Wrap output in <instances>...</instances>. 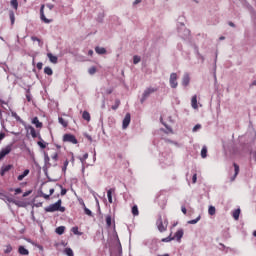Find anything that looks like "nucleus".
Returning a JSON list of instances; mask_svg holds the SVG:
<instances>
[{
	"mask_svg": "<svg viewBox=\"0 0 256 256\" xmlns=\"http://www.w3.org/2000/svg\"><path fill=\"white\" fill-rule=\"evenodd\" d=\"M61 199H59L56 203L49 205L45 208L46 213H55V211H60V213H65V207L61 206Z\"/></svg>",
	"mask_w": 256,
	"mask_h": 256,
	"instance_id": "obj_1",
	"label": "nucleus"
},
{
	"mask_svg": "<svg viewBox=\"0 0 256 256\" xmlns=\"http://www.w3.org/2000/svg\"><path fill=\"white\" fill-rule=\"evenodd\" d=\"M156 225L160 233H165V231H167V225H169V222L167 220L163 221V217L159 216L156 221Z\"/></svg>",
	"mask_w": 256,
	"mask_h": 256,
	"instance_id": "obj_2",
	"label": "nucleus"
},
{
	"mask_svg": "<svg viewBox=\"0 0 256 256\" xmlns=\"http://www.w3.org/2000/svg\"><path fill=\"white\" fill-rule=\"evenodd\" d=\"M13 151V144H8L6 147L2 148L0 151V161H2V159H5V157H7V155H9V153H11Z\"/></svg>",
	"mask_w": 256,
	"mask_h": 256,
	"instance_id": "obj_3",
	"label": "nucleus"
},
{
	"mask_svg": "<svg viewBox=\"0 0 256 256\" xmlns=\"http://www.w3.org/2000/svg\"><path fill=\"white\" fill-rule=\"evenodd\" d=\"M177 79H179V77L177 76V73L170 74L169 84L172 89H177L179 85V83L177 82Z\"/></svg>",
	"mask_w": 256,
	"mask_h": 256,
	"instance_id": "obj_4",
	"label": "nucleus"
},
{
	"mask_svg": "<svg viewBox=\"0 0 256 256\" xmlns=\"http://www.w3.org/2000/svg\"><path fill=\"white\" fill-rule=\"evenodd\" d=\"M63 141L64 143H72L73 145H77V143H79L73 134H64Z\"/></svg>",
	"mask_w": 256,
	"mask_h": 256,
	"instance_id": "obj_5",
	"label": "nucleus"
},
{
	"mask_svg": "<svg viewBox=\"0 0 256 256\" xmlns=\"http://www.w3.org/2000/svg\"><path fill=\"white\" fill-rule=\"evenodd\" d=\"M156 91H157V88H147L143 93L141 103H143L145 99H147V97L151 95V93H155Z\"/></svg>",
	"mask_w": 256,
	"mask_h": 256,
	"instance_id": "obj_6",
	"label": "nucleus"
},
{
	"mask_svg": "<svg viewBox=\"0 0 256 256\" xmlns=\"http://www.w3.org/2000/svg\"><path fill=\"white\" fill-rule=\"evenodd\" d=\"M131 123V114L127 113L122 122V129H127Z\"/></svg>",
	"mask_w": 256,
	"mask_h": 256,
	"instance_id": "obj_7",
	"label": "nucleus"
},
{
	"mask_svg": "<svg viewBox=\"0 0 256 256\" xmlns=\"http://www.w3.org/2000/svg\"><path fill=\"white\" fill-rule=\"evenodd\" d=\"M44 9H45V5H42V6H41V9H40V19H41V21H43L44 23H51L52 20H50V19H48L47 17H45Z\"/></svg>",
	"mask_w": 256,
	"mask_h": 256,
	"instance_id": "obj_8",
	"label": "nucleus"
},
{
	"mask_svg": "<svg viewBox=\"0 0 256 256\" xmlns=\"http://www.w3.org/2000/svg\"><path fill=\"white\" fill-rule=\"evenodd\" d=\"M26 131H30V135L33 139H37V130L31 125L25 126Z\"/></svg>",
	"mask_w": 256,
	"mask_h": 256,
	"instance_id": "obj_9",
	"label": "nucleus"
},
{
	"mask_svg": "<svg viewBox=\"0 0 256 256\" xmlns=\"http://www.w3.org/2000/svg\"><path fill=\"white\" fill-rule=\"evenodd\" d=\"M12 167H13V165H11V164L2 166V167H1V170H0V175H1V177H4L5 173H8V171H11V168H12Z\"/></svg>",
	"mask_w": 256,
	"mask_h": 256,
	"instance_id": "obj_10",
	"label": "nucleus"
},
{
	"mask_svg": "<svg viewBox=\"0 0 256 256\" xmlns=\"http://www.w3.org/2000/svg\"><path fill=\"white\" fill-rule=\"evenodd\" d=\"M32 125H35L36 129H43V122H40L38 117L32 119Z\"/></svg>",
	"mask_w": 256,
	"mask_h": 256,
	"instance_id": "obj_11",
	"label": "nucleus"
},
{
	"mask_svg": "<svg viewBox=\"0 0 256 256\" xmlns=\"http://www.w3.org/2000/svg\"><path fill=\"white\" fill-rule=\"evenodd\" d=\"M190 81H191V77H189V74H187V73L184 74V76L182 78V85L184 87H187L189 85Z\"/></svg>",
	"mask_w": 256,
	"mask_h": 256,
	"instance_id": "obj_12",
	"label": "nucleus"
},
{
	"mask_svg": "<svg viewBox=\"0 0 256 256\" xmlns=\"http://www.w3.org/2000/svg\"><path fill=\"white\" fill-rule=\"evenodd\" d=\"M183 235H184L183 229H179L177 230L173 238L176 239L177 241H181V239H183Z\"/></svg>",
	"mask_w": 256,
	"mask_h": 256,
	"instance_id": "obj_13",
	"label": "nucleus"
},
{
	"mask_svg": "<svg viewBox=\"0 0 256 256\" xmlns=\"http://www.w3.org/2000/svg\"><path fill=\"white\" fill-rule=\"evenodd\" d=\"M113 193H115V188H110L107 191V197H108L109 203H113Z\"/></svg>",
	"mask_w": 256,
	"mask_h": 256,
	"instance_id": "obj_14",
	"label": "nucleus"
},
{
	"mask_svg": "<svg viewBox=\"0 0 256 256\" xmlns=\"http://www.w3.org/2000/svg\"><path fill=\"white\" fill-rule=\"evenodd\" d=\"M95 52H96L98 55H105V53H107V49H105L104 47L96 46Z\"/></svg>",
	"mask_w": 256,
	"mask_h": 256,
	"instance_id": "obj_15",
	"label": "nucleus"
},
{
	"mask_svg": "<svg viewBox=\"0 0 256 256\" xmlns=\"http://www.w3.org/2000/svg\"><path fill=\"white\" fill-rule=\"evenodd\" d=\"M18 253L20 255H29V250H27L24 246H19Z\"/></svg>",
	"mask_w": 256,
	"mask_h": 256,
	"instance_id": "obj_16",
	"label": "nucleus"
},
{
	"mask_svg": "<svg viewBox=\"0 0 256 256\" xmlns=\"http://www.w3.org/2000/svg\"><path fill=\"white\" fill-rule=\"evenodd\" d=\"M191 105L193 109H199V105H197V95H194L191 99Z\"/></svg>",
	"mask_w": 256,
	"mask_h": 256,
	"instance_id": "obj_17",
	"label": "nucleus"
},
{
	"mask_svg": "<svg viewBox=\"0 0 256 256\" xmlns=\"http://www.w3.org/2000/svg\"><path fill=\"white\" fill-rule=\"evenodd\" d=\"M30 171L29 169L24 170V172L17 177L19 181H23L27 175H29Z\"/></svg>",
	"mask_w": 256,
	"mask_h": 256,
	"instance_id": "obj_18",
	"label": "nucleus"
},
{
	"mask_svg": "<svg viewBox=\"0 0 256 256\" xmlns=\"http://www.w3.org/2000/svg\"><path fill=\"white\" fill-rule=\"evenodd\" d=\"M58 123H60V125H62V127L64 128L69 127V122H67V120H64L63 117L58 118Z\"/></svg>",
	"mask_w": 256,
	"mask_h": 256,
	"instance_id": "obj_19",
	"label": "nucleus"
},
{
	"mask_svg": "<svg viewBox=\"0 0 256 256\" xmlns=\"http://www.w3.org/2000/svg\"><path fill=\"white\" fill-rule=\"evenodd\" d=\"M239 215H241V209H236L233 211L232 216L235 219V221H239Z\"/></svg>",
	"mask_w": 256,
	"mask_h": 256,
	"instance_id": "obj_20",
	"label": "nucleus"
},
{
	"mask_svg": "<svg viewBox=\"0 0 256 256\" xmlns=\"http://www.w3.org/2000/svg\"><path fill=\"white\" fill-rule=\"evenodd\" d=\"M47 57L51 63L57 64L58 58L57 56L52 55L51 53L47 54Z\"/></svg>",
	"mask_w": 256,
	"mask_h": 256,
	"instance_id": "obj_21",
	"label": "nucleus"
},
{
	"mask_svg": "<svg viewBox=\"0 0 256 256\" xmlns=\"http://www.w3.org/2000/svg\"><path fill=\"white\" fill-rule=\"evenodd\" d=\"M234 177L231 178V181H235V178L239 175V165H237V163H234Z\"/></svg>",
	"mask_w": 256,
	"mask_h": 256,
	"instance_id": "obj_22",
	"label": "nucleus"
},
{
	"mask_svg": "<svg viewBox=\"0 0 256 256\" xmlns=\"http://www.w3.org/2000/svg\"><path fill=\"white\" fill-rule=\"evenodd\" d=\"M53 193H55V189L51 188V189L49 190V194L42 193V194H41V197H43L44 199H49V197H51V195H52Z\"/></svg>",
	"mask_w": 256,
	"mask_h": 256,
	"instance_id": "obj_23",
	"label": "nucleus"
},
{
	"mask_svg": "<svg viewBox=\"0 0 256 256\" xmlns=\"http://www.w3.org/2000/svg\"><path fill=\"white\" fill-rule=\"evenodd\" d=\"M82 119H84L85 121H91V114H89V112L84 111L82 114Z\"/></svg>",
	"mask_w": 256,
	"mask_h": 256,
	"instance_id": "obj_24",
	"label": "nucleus"
},
{
	"mask_svg": "<svg viewBox=\"0 0 256 256\" xmlns=\"http://www.w3.org/2000/svg\"><path fill=\"white\" fill-rule=\"evenodd\" d=\"M9 17H10L11 25H15V12H13V10L9 11Z\"/></svg>",
	"mask_w": 256,
	"mask_h": 256,
	"instance_id": "obj_25",
	"label": "nucleus"
},
{
	"mask_svg": "<svg viewBox=\"0 0 256 256\" xmlns=\"http://www.w3.org/2000/svg\"><path fill=\"white\" fill-rule=\"evenodd\" d=\"M11 7L17 11L19 9V2L17 0H11L10 1Z\"/></svg>",
	"mask_w": 256,
	"mask_h": 256,
	"instance_id": "obj_26",
	"label": "nucleus"
},
{
	"mask_svg": "<svg viewBox=\"0 0 256 256\" xmlns=\"http://www.w3.org/2000/svg\"><path fill=\"white\" fill-rule=\"evenodd\" d=\"M83 208H84L85 215H88V217H93V212H91L89 210V208H87V206H85V203H83Z\"/></svg>",
	"mask_w": 256,
	"mask_h": 256,
	"instance_id": "obj_27",
	"label": "nucleus"
},
{
	"mask_svg": "<svg viewBox=\"0 0 256 256\" xmlns=\"http://www.w3.org/2000/svg\"><path fill=\"white\" fill-rule=\"evenodd\" d=\"M56 233L58 235H63L65 233V226H59L58 228H56Z\"/></svg>",
	"mask_w": 256,
	"mask_h": 256,
	"instance_id": "obj_28",
	"label": "nucleus"
},
{
	"mask_svg": "<svg viewBox=\"0 0 256 256\" xmlns=\"http://www.w3.org/2000/svg\"><path fill=\"white\" fill-rule=\"evenodd\" d=\"M119 105H121V100L116 99V100H115V104L112 105L113 111H117V109H119Z\"/></svg>",
	"mask_w": 256,
	"mask_h": 256,
	"instance_id": "obj_29",
	"label": "nucleus"
},
{
	"mask_svg": "<svg viewBox=\"0 0 256 256\" xmlns=\"http://www.w3.org/2000/svg\"><path fill=\"white\" fill-rule=\"evenodd\" d=\"M201 157H202V159H205L207 157V146L202 147Z\"/></svg>",
	"mask_w": 256,
	"mask_h": 256,
	"instance_id": "obj_30",
	"label": "nucleus"
},
{
	"mask_svg": "<svg viewBox=\"0 0 256 256\" xmlns=\"http://www.w3.org/2000/svg\"><path fill=\"white\" fill-rule=\"evenodd\" d=\"M132 215H134V217H137V215H139V208L137 207V205H134L132 207Z\"/></svg>",
	"mask_w": 256,
	"mask_h": 256,
	"instance_id": "obj_31",
	"label": "nucleus"
},
{
	"mask_svg": "<svg viewBox=\"0 0 256 256\" xmlns=\"http://www.w3.org/2000/svg\"><path fill=\"white\" fill-rule=\"evenodd\" d=\"M44 73H45V75L51 76V75H53V69H51V67H45Z\"/></svg>",
	"mask_w": 256,
	"mask_h": 256,
	"instance_id": "obj_32",
	"label": "nucleus"
},
{
	"mask_svg": "<svg viewBox=\"0 0 256 256\" xmlns=\"http://www.w3.org/2000/svg\"><path fill=\"white\" fill-rule=\"evenodd\" d=\"M89 75H95L97 73V68L95 66H92L88 69Z\"/></svg>",
	"mask_w": 256,
	"mask_h": 256,
	"instance_id": "obj_33",
	"label": "nucleus"
},
{
	"mask_svg": "<svg viewBox=\"0 0 256 256\" xmlns=\"http://www.w3.org/2000/svg\"><path fill=\"white\" fill-rule=\"evenodd\" d=\"M67 167H69V160L64 161V164H63V167H62L63 173L67 172Z\"/></svg>",
	"mask_w": 256,
	"mask_h": 256,
	"instance_id": "obj_34",
	"label": "nucleus"
},
{
	"mask_svg": "<svg viewBox=\"0 0 256 256\" xmlns=\"http://www.w3.org/2000/svg\"><path fill=\"white\" fill-rule=\"evenodd\" d=\"M208 213H209V215H215V213H216L215 207L210 206L209 209H208Z\"/></svg>",
	"mask_w": 256,
	"mask_h": 256,
	"instance_id": "obj_35",
	"label": "nucleus"
},
{
	"mask_svg": "<svg viewBox=\"0 0 256 256\" xmlns=\"http://www.w3.org/2000/svg\"><path fill=\"white\" fill-rule=\"evenodd\" d=\"M111 221H112L111 215H107L106 216V225H107V227H111Z\"/></svg>",
	"mask_w": 256,
	"mask_h": 256,
	"instance_id": "obj_36",
	"label": "nucleus"
},
{
	"mask_svg": "<svg viewBox=\"0 0 256 256\" xmlns=\"http://www.w3.org/2000/svg\"><path fill=\"white\" fill-rule=\"evenodd\" d=\"M11 251H13V247L10 244H8L6 246V249L4 250V253L9 254L11 253Z\"/></svg>",
	"mask_w": 256,
	"mask_h": 256,
	"instance_id": "obj_37",
	"label": "nucleus"
},
{
	"mask_svg": "<svg viewBox=\"0 0 256 256\" xmlns=\"http://www.w3.org/2000/svg\"><path fill=\"white\" fill-rule=\"evenodd\" d=\"M87 159H89V154L85 153L83 155V157L80 158L81 163H85V161H87Z\"/></svg>",
	"mask_w": 256,
	"mask_h": 256,
	"instance_id": "obj_38",
	"label": "nucleus"
},
{
	"mask_svg": "<svg viewBox=\"0 0 256 256\" xmlns=\"http://www.w3.org/2000/svg\"><path fill=\"white\" fill-rule=\"evenodd\" d=\"M141 62V57L139 56H134L133 57V63L134 65H137V63H140Z\"/></svg>",
	"mask_w": 256,
	"mask_h": 256,
	"instance_id": "obj_39",
	"label": "nucleus"
},
{
	"mask_svg": "<svg viewBox=\"0 0 256 256\" xmlns=\"http://www.w3.org/2000/svg\"><path fill=\"white\" fill-rule=\"evenodd\" d=\"M173 239H175L174 237H171V236H168L166 238H163L162 239V242L163 243H169V241H173Z\"/></svg>",
	"mask_w": 256,
	"mask_h": 256,
	"instance_id": "obj_40",
	"label": "nucleus"
},
{
	"mask_svg": "<svg viewBox=\"0 0 256 256\" xmlns=\"http://www.w3.org/2000/svg\"><path fill=\"white\" fill-rule=\"evenodd\" d=\"M64 253H66L68 256H73V250L71 248H66Z\"/></svg>",
	"mask_w": 256,
	"mask_h": 256,
	"instance_id": "obj_41",
	"label": "nucleus"
},
{
	"mask_svg": "<svg viewBox=\"0 0 256 256\" xmlns=\"http://www.w3.org/2000/svg\"><path fill=\"white\" fill-rule=\"evenodd\" d=\"M200 219H201V216H198L196 219L190 220L189 223H190V225H195L197 222L200 221Z\"/></svg>",
	"mask_w": 256,
	"mask_h": 256,
	"instance_id": "obj_42",
	"label": "nucleus"
},
{
	"mask_svg": "<svg viewBox=\"0 0 256 256\" xmlns=\"http://www.w3.org/2000/svg\"><path fill=\"white\" fill-rule=\"evenodd\" d=\"M38 145L41 149H46L47 148V143H45V142L38 141Z\"/></svg>",
	"mask_w": 256,
	"mask_h": 256,
	"instance_id": "obj_43",
	"label": "nucleus"
},
{
	"mask_svg": "<svg viewBox=\"0 0 256 256\" xmlns=\"http://www.w3.org/2000/svg\"><path fill=\"white\" fill-rule=\"evenodd\" d=\"M51 158L53 159V161H58L59 160V154L57 152H55Z\"/></svg>",
	"mask_w": 256,
	"mask_h": 256,
	"instance_id": "obj_44",
	"label": "nucleus"
},
{
	"mask_svg": "<svg viewBox=\"0 0 256 256\" xmlns=\"http://www.w3.org/2000/svg\"><path fill=\"white\" fill-rule=\"evenodd\" d=\"M72 233H74V235H79V228L78 227H73L72 228Z\"/></svg>",
	"mask_w": 256,
	"mask_h": 256,
	"instance_id": "obj_45",
	"label": "nucleus"
},
{
	"mask_svg": "<svg viewBox=\"0 0 256 256\" xmlns=\"http://www.w3.org/2000/svg\"><path fill=\"white\" fill-rule=\"evenodd\" d=\"M37 69L39 71H41V69H43V63L42 62H38L37 65H36Z\"/></svg>",
	"mask_w": 256,
	"mask_h": 256,
	"instance_id": "obj_46",
	"label": "nucleus"
},
{
	"mask_svg": "<svg viewBox=\"0 0 256 256\" xmlns=\"http://www.w3.org/2000/svg\"><path fill=\"white\" fill-rule=\"evenodd\" d=\"M199 129H201V124H197L193 127V131H199Z\"/></svg>",
	"mask_w": 256,
	"mask_h": 256,
	"instance_id": "obj_47",
	"label": "nucleus"
},
{
	"mask_svg": "<svg viewBox=\"0 0 256 256\" xmlns=\"http://www.w3.org/2000/svg\"><path fill=\"white\" fill-rule=\"evenodd\" d=\"M14 191H15V195H19V193H23V190L21 188H16Z\"/></svg>",
	"mask_w": 256,
	"mask_h": 256,
	"instance_id": "obj_48",
	"label": "nucleus"
},
{
	"mask_svg": "<svg viewBox=\"0 0 256 256\" xmlns=\"http://www.w3.org/2000/svg\"><path fill=\"white\" fill-rule=\"evenodd\" d=\"M113 93V88L106 89V95H111Z\"/></svg>",
	"mask_w": 256,
	"mask_h": 256,
	"instance_id": "obj_49",
	"label": "nucleus"
},
{
	"mask_svg": "<svg viewBox=\"0 0 256 256\" xmlns=\"http://www.w3.org/2000/svg\"><path fill=\"white\" fill-rule=\"evenodd\" d=\"M192 183H197V174H194L192 177Z\"/></svg>",
	"mask_w": 256,
	"mask_h": 256,
	"instance_id": "obj_50",
	"label": "nucleus"
},
{
	"mask_svg": "<svg viewBox=\"0 0 256 256\" xmlns=\"http://www.w3.org/2000/svg\"><path fill=\"white\" fill-rule=\"evenodd\" d=\"M181 211L184 215H187V208L185 206H182Z\"/></svg>",
	"mask_w": 256,
	"mask_h": 256,
	"instance_id": "obj_51",
	"label": "nucleus"
},
{
	"mask_svg": "<svg viewBox=\"0 0 256 256\" xmlns=\"http://www.w3.org/2000/svg\"><path fill=\"white\" fill-rule=\"evenodd\" d=\"M3 139H5V133L1 132L0 133V141H3Z\"/></svg>",
	"mask_w": 256,
	"mask_h": 256,
	"instance_id": "obj_52",
	"label": "nucleus"
},
{
	"mask_svg": "<svg viewBox=\"0 0 256 256\" xmlns=\"http://www.w3.org/2000/svg\"><path fill=\"white\" fill-rule=\"evenodd\" d=\"M61 195H62V196H63V195H67V189L62 188V190H61Z\"/></svg>",
	"mask_w": 256,
	"mask_h": 256,
	"instance_id": "obj_53",
	"label": "nucleus"
},
{
	"mask_svg": "<svg viewBox=\"0 0 256 256\" xmlns=\"http://www.w3.org/2000/svg\"><path fill=\"white\" fill-rule=\"evenodd\" d=\"M7 201H9V203H15V205H17V202L12 198H7Z\"/></svg>",
	"mask_w": 256,
	"mask_h": 256,
	"instance_id": "obj_54",
	"label": "nucleus"
},
{
	"mask_svg": "<svg viewBox=\"0 0 256 256\" xmlns=\"http://www.w3.org/2000/svg\"><path fill=\"white\" fill-rule=\"evenodd\" d=\"M166 129L169 131V133H173V129H171V127L167 126L166 124H164Z\"/></svg>",
	"mask_w": 256,
	"mask_h": 256,
	"instance_id": "obj_55",
	"label": "nucleus"
},
{
	"mask_svg": "<svg viewBox=\"0 0 256 256\" xmlns=\"http://www.w3.org/2000/svg\"><path fill=\"white\" fill-rule=\"evenodd\" d=\"M141 1H143V0H135L133 5H139V3H141Z\"/></svg>",
	"mask_w": 256,
	"mask_h": 256,
	"instance_id": "obj_56",
	"label": "nucleus"
},
{
	"mask_svg": "<svg viewBox=\"0 0 256 256\" xmlns=\"http://www.w3.org/2000/svg\"><path fill=\"white\" fill-rule=\"evenodd\" d=\"M46 7H48V9H50V11H51V9H53L54 6H53V4H47Z\"/></svg>",
	"mask_w": 256,
	"mask_h": 256,
	"instance_id": "obj_57",
	"label": "nucleus"
},
{
	"mask_svg": "<svg viewBox=\"0 0 256 256\" xmlns=\"http://www.w3.org/2000/svg\"><path fill=\"white\" fill-rule=\"evenodd\" d=\"M28 195H31V191L25 192V193L23 194V197H28Z\"/></svg>",
	"mask_w": 256,
	"mask_h": 256,
	"instance_id": "obj_58",
	"label": "nucleus"
},
{
	"mask_svg": "<svg viewBox=\"0 0 256 256\" xmlns=\"http://www.w3.org/2000/svg\"><path fill=\"white\" fill-rule=\"evenodd\" d=\"M31 39H32V41H39V38H37L35 36H32Z\"/></svg>",
	"mask_w": 256,
	"mask_h": 256,
	"instance_id": "obj_59",
	"label": "nucleus"
},
{
	"mask_svg": "<svg viewBox=\"0 0 256 256\" xmlns=\"http://www.w3.org/2000/svg\"><path fill=\"white\" fill-rule=\"evenodd\" d=\"M88 55H89L90 57H93V50H89V51H88Z\"/></svg>",
	"mask_w": 256,
	"mask_h": 256,
	"instance_id": "obj_60",
	"label": "nucleus"
},
{
	"mask_svg": "<svg viewBox=\"0 0 256 256\" xmlns=\"http://www.w3.org/2000/svg\"><path fill=\"white\" fill-rule=\"evenodd\" d=\"M230 27H235V24L233 22H229Z\"/></svg>",
	"mask_w": 256,
	"mask_h": 256,
	"instance_id": "obj_61",
	"label": "nucleus"
},
{
	"mask_svg": "<svg viewBox=\"0 0 256 256\" xmlns=\"http://www.w3.org/2000/svg\"><path fill=\"white\" fill-rule=\"evenodd\" d=\"M27 101H31V96L27 95Z\"/></svg>",
	"mask_w": 256,
	"mask_h": 256,
	"instance_id": "obj_62",
	"label": "nucleus"
},
{
	"mask_svg": "<svg viewBox=\"0 0 256 256\" xmlns=\"http://www.w3.org/2000/svg\"><path fill=\"white\" fill-rule=\"evenodd\" d=\"M45 161H49V156L48 155L45 156Z\"/></svg>",
	"mask_w": 256,
	"mask_h": 256,
	"instance_id": "obj_63",
	"label": "nucleus"
},
{
	"mask_svg": "<svg viewBox=\"0 0 256 256\" xmlns=\"http://www.w3.org/2000/svg\"><path fill=\"white\" fill-rule=\"evenodd\" d=\"M252 85H256V80L252 83Z\"/></svg>",
	"mask_w": 256,
	"mask_h": 256,
	"instance_id": "obj_64",
	"label": "nucleus"
}]
</instances>
